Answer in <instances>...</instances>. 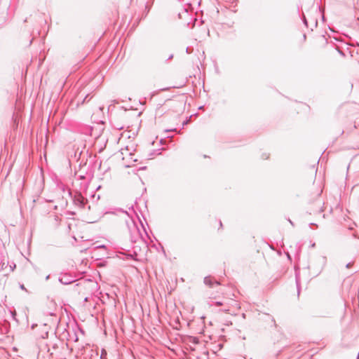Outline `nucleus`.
I'll return each instance as SVG.
<instances>
[{
  "mask_svg": "<svg viewBox=\"0 0 359 359\" xmlns=\"http://www.w3.org/2000/svg\"><path fill=\"white\" fill-rule=\"evenodd\" d=\"M184 105V101L176 100H165L163 104L159 106L156 111V116L161 117L164 114L172 115L181 111Z\"/></svg>",
  "mask_w": 359,
  "mask_h": 359,
  "instance_id": "nucleus-1",
  "label": "nucleus"
},
{
  "mask_svg": "<svg viewBox=\"0 0 359 359\" xmlns=\"http://www.w3.org/2000/svg\"><path fill=\"white\" fill-rule=\"evenodd\" d=\"M204 283L209 287H212L214 285H219V283L211 276L205 277L204 278Z\"/></svg>",
  "mask_w": 359,
  "mask_h": 359,
  "instance_id": "nucleus-3",
  "label": "nucleus"
},
{
  "mask_svg": "<svg viewBox=\"0 0 359 359\" xmlns=\"http://www.w3.org/2000/svg\"><path fill=\"white\" fill-rule=\"evenodd\" d=\"M309 106L304 103H299L296 107L297 113H304L306 114L309 111Z\"/></svg>",
  "mask_w": 359,
  "mask_h": 359,
  "instance_id": "nucleus-2",
  "label": "nucleus"
},
{
  "mask_svg": "<svg viewBox=\"0 0 359 359\" xmlns=\"http://www.w3.org/2000/svg\"><path fill=\"white\" fill-rule=\"evenodd\" d=\"M216 304H217V306H220V305H222V303L218 302H216Z\"/></svg>",
  "mask_w": 359,
  "mask_h": 359,
  "instance_id": "nucleus-4",
  "label": "nucleus"
}]
</instances>
